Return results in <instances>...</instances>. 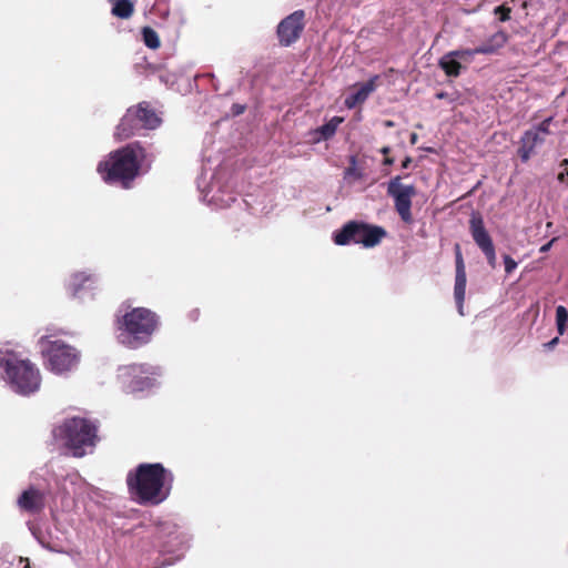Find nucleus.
Returning <instances> with one entry per match:
<instances>
[{"label": "nucleus", "mask_w": 568, "mask_h": 568, "mask_svg": "<svg viewBox=\"0 0 568 568\" xmlns=\"http://www.w3.org/2000/svg\"><path fill=\"white\" fill-rule=\"evenodd\" d=\"M173 475L161 463H143L126 476L129 493L140 505L155 506L164 501L171 490Z\"/></svg>", "instance_id": "obj_1"}, {"label": "nucleus", "mask_w": 568, "mask_h": 568, "mask_svg": "<svg viewBox=\"0 0 568 568\" xmlns=\"http://www.w3.org/2000/svg\"><path fill=\"white\" fill-rule=\"evenodd\" d=\"M148 156L140 142H132L111 152L108 159L98 164L97 171L105 183H119L122 187L129 189Z\"/></svg>", "instance_id": "obj_2"}, {"label": "nucleus", "mask_w": 568, "mask_h": 568, "mask_svg": "<svg viewBox=\"0 0 568 568\" xmlns=\"http://www.w3.org/2000/svg\"><path fill=\"white\" fill-rule=\"evenodd\" d=\"M160 325V317L146 307H135L119 321L121 343L129 348H140L149 344Z\"/></svg>", "instance_id": "obj_3"}, {"label": "nucleus", "mask_w": 568, "mask_h": 568, "mask_svg": "<svg viewBox=\"0 0 568 568\" xmlns=\"http://www.w3.org/2000/svg\"><path fill=\"white\" fill-rule=\"evenodd\" d=\"M0 366L4 369L6 378L16 393L28 396L39 390L41 375L29 359L9 355L1 358Z\"/></svg>", "instance_id": "obj_4"}, {"label": "nucleus", "mask_w": 568, "mask_h": 568, "mask_svg": "<svg viewBox=\"0 0 568 568\" xmlns=\"http://www.w3.org/2000/svg\"><path fill=\"white\" fill-rule=\"evenodd\" d=\"M162 368L149 363H132L120 366L118 382L128 394L148 393L159 387Z\"/></svg>", "instance_id": "obj_5"}, {"label": "nucleus", "mask_w": 568, "mask_h": 568, "mask_svg": "<svg viewBox=\"0 0 568 568\" xmlns=\"http://www.w3.org/2000/svg\"><path fill=\"white\" fill-rule=\"evenodd\" d=\"M387 232L383 226L373 225L358 221H349L333 235L334 243L337 245H348L351 243L362 244L364 247H375L385 237Z\"/></svg>", "instance_id": "obj_6"}, {"label": "nucleus", "mask_w": 568, "mask_h": 568, "mask_svg": "<svg viewBox=\"0 0 568 568\" xmlns=\"http://www.w3.org/2000/svg\"><path fill=\"white\" fill-rule=\"evenodd\" d=\"M41 352L50 371L57 374L70 372L79 365V351L63 341H51L49 336L39 339Z\"/></svg>", "instance_id": "obj_7"}, {"label": "nucleus", "mask_w": 568, "mask_h": 568, "mask_svg": "<svg viewBox=\"0 0 568 568\" xmlns=\"http://www.w3.org/2000/svg\"><path fill=\"white\" fill-rule=\"evenodd\" d=\"M161 118L156 114L149 102L143 101L126 110L116 126L115 136L126 140L134 135L140 129L154 130L161 124Z\"/></svg>", "instance_id": "obj_8"}, {"label": "nucleus", "mask_w": 568, "mask_h": 568, "mask_svg": "<svg viewBox=\"0 0 568 568\" xmlns=\"http://www.w3.org/2000/svg\"><path fill=\"white\" fill-rule=\"evenodd\" d=\"M97 428H54L55 439L63 440L64 446L75 457H82L88 448H92L98 440Z\"/></svg>", "instance_id": "obj_9"}, {"label": "nucleus", "mask_w": 568, "mask_h": 568, "mask_svg": "<svg viewBox=\"0 0 568 568\" xmlns=\"http://www.w3.org/2000/svg\"><path fill=\"white\" fill-rule=\"evenodd\" d=\"M387 194L394 199L395 210L402 221L410 224L413 222L412 199L416 195L414 185H403L400 176L393 178L387 186Z\"/></svg>", "instance_id": "obj_10"}, {"label": "nucleus", "mask_w": 568, "mask_h": 568, "mask_svg": "<svg viewBox=\"0 0 568 568\" xmlns=\"http://www.w3.org/2000/svg\"><path fill=\"white\" fill-rule=\"evenodd\" d=\"M469 232L476 245L484 253L488 265L491 268L497 266L496 250L491 236L485 227L483 216L478 212H473L469 220Z\"/></svg>", "instance_id": "obj_11"}, {"label": "nucleus", "mask_w": 568, "mask_h": 568, "mask_svg": "<svg viewBox=\"0 0 568 568\" xmlns=\"http://www.w3.org/2000/svg\"><path fill=\"white\" fill-rule=\"evenodd\" d=\"M305 27V13L296 10L284 18L277 26V37L282 47H290L296 42Z\"/></svg>", "instance_id": "obj_12"}, {"label": "nucleus", "mask_w": 568, "mask_h": 568, "mask_svg": "<svg viewBox=\"0 0 568 568\" xmlns=\"http://www.w3.org/2000/svg\"><path fill=\"white\" fill-rule=\"evenodd\" d=\"M508 40V36L504 31H498L483 44L474 49H457L452 51V55L458 58L459 61L470 62L476 54H493L503 48Z\"/></svg>", "instance_id": "obj_13"}, {"label": "nucleus", "mask_w": 568, "mask_h": 568, "mask_svg": "<svg viewBox=\"0 0 568 568\" xmlns=\"http://www.w3.org/2000/svg\"><path fill=\"white\" fill-rule=\"evenodd\" d=\"M455 252V266H456V275H455V285H454V297L459 311V314L463 315V307L466 294V283L467 275L464 263V257L462 253L460 245L458 243L454 246Z\"/></svg>", "instance_id": "obj_14"}, {"label": "nucleus", "mask_w": 568, "mask_h": 568, "mask_svg": "<svg viewBox=\"0 0 568 568\" xmlns=\"http://www.w3.org/2000/svg\"><path fill=\"white\" fill-rule=\"evenodd\" d=\"M17 503L21 510L31 515H37L45 507V495L34 486H30L28 489L22 491Z\"/></svg>", "instance_id": "obj_15"}, {"label": "nucleus", "mask_w": 568, "mask_h": 568, "mask_svg": "<svg viewBox=\"0 0 568 568\" xmlns=\"http://www.w3.org/2000/svg\"><path fill=\"white\" fill-rule=\"evenodd\" d=\"M544 141V136L539 135L538 131L531 129L527 130L520 138V146L518 149L520 160L524 163L527 162L534 153L535 148Z\"/></svg>", "instance_id": "obj_16"}, {"label": "nucleus", "mask_w": 568, "mask_h": 568, "mask_svg": "<svg viewBox=\"0 0 568 568\" xmlns=\"http://www.w3.org/2000/svg\"><path fill=\"white\" fill-rule=\"evenodd\" d=\"M378 75L373 77L367 82L361 84L356 92L346 97L344 104L347 109H354L358 104L364 103L369 94L376 89V80Z\"/></svg>", "instance_id": "obj_17"}, {"label": "nucleus", "mask_w": 568, "mask_h": 568, "mask_svg": "<svg viewBox=\"0 0 568 568\" xmlns=\"http://www.w3.org/2000/svg\"><path fill=\"white\" fill-rule=\"evenodd\" d=\"M438 65L447 77L453 78L458 77L463 68L458 58L452 55V51L447 52L439 59Z\"/></svg>", "instance_id": "obj_18"}, {"label": "nucleus", "mask_w": 568, "mask_h": 568, "mask_svg": "<svg viewBox=\"0 0 568 568\" xmlns=\"http://www.w3.org/2000/svg\"><path fill=\"white\" fill-rule=\"evenodd\" d=\"M93 284H95V280L91 275L77 273L72 276L69 290L72 296L77 297L82 290L93 288Z\"/></svg>", "instance_id": "obj_19"}, {"label": "nucleus", "mask_w": 568, "mask_h": 568, "mask_svg": "<svg viewBox=\"0 0 568 568\" xmlns=\"http://www.w3.org/2000/svg\"><path fill=\"white\" fill-rule=\"evenodd\" d=\"M112 3L111 13L120 19H129L134 12V3L131 0H108Z\"/></svg>", "instance_id": "obj_20"}, {"label": "nucleus", "mask_w": 568, "mask_h": 568, "mask_svg": "<svg viewBox=\"0 0 568 568\" xmlns=\"http://www.w3.org/2000/svg\"><path fill=\"white\" fill-rule=\"evenodd\" d=\"M100 420L93 418L90 413L82 412L78 415L68 416L62 426H97Z\"/></svg>", "instance_id": "obj_21"}, {"label": "nucleus", "mask_w": 568, "mask_h": 568, "mask_svg": "<svg viewBox=\"0 0 568 568\" xmlns=\"http://www.w3.org/2000/svg\"><path fill=\"white\" fill-rule=\"evenodd\" d=\"M344 121L341 116H333L328 122L321 125L316 131L323 140H328L336 133L338 125Z\"/></svg>", "instance_id": "obj_22"}, {"label": "nucleus", "mask_w": 568, "mask_h": 568, "mask_svg": "<svg viewBox=\"0 0 568 568\" xmlns=\"http://www.w3.org/2000/svg\"><path fill=\"white\" fill-rule=\"evenodd\" d=\"M141 33L142 40L148 48L156 50L161 47L160 38L151 27H143Z\"/></svg>", "instance_id": "obj_23"}, {"label": "nucleus", "mask_w": 568, "mask_h": 568, "mask_svg": "<svg viewBox=\"0 0 568 568\" xmlns=\"http://www.w3.org/2000/svg\"><path fill=\"white\" fill-rule=\"evenodd\" d=\"M567 323H568V311L562 305L557 306L556 324H557V331H558L559 335H562L565 333Z\"/></svg>", "instance_id": "obj_24"}, {"label": "nucleus", "mask_w": 568, "mask_h": 568, "mask_svg": "<svg viewBox=\"0 0 568 568\" xmlns=\"http://www.w3.org/2000/svg\"><path fill=\"white\" fill-rule=\"evenodd\" d=\"M494 13L498 17L499 21L505 22L510 19L511 9L501 4L495 8Z\"/></svg>", "instance_id": "obj_25"}, {"label": "nucleus", "mask_w": 568, "mask_h": 568, "mask_svg": "<svg viewBox=\"0 0 568 568\" xmlns=\"http://www.w3.org/2000/svg\"><path fill=\"white\" fill-rule=\"evenodd\" d=\"M551 122H552V118L549 116V118L545 119L541 123H539L537 126L532 128L531 130L538 131L539 135H542L545 138L546 135H548L550 133L549 126H550Z\"/></svg>", "instance_id": "obj_26"}, {"label": "nucleus", "mask_w": 568, "mask_h": 568, "mask_svg": "<svg viewBox=\"0 0 568 568\" xmlns=\"http://www.w3.org/2000/svg\"><path fill=\"white\" fill-rule=\"evenodd\" d=\"M505 272L513 273L517 267V262L509 255H504Z\"/></svg>", "instance_id": "obj_27"}, {"label": "nucleus", "mask_w": 568, "mask_h": 568, "mask_svg": "<svg viewBox=\"0 0 568 568\" xmlns=\"http://www.w3.org/2000/svg\"><path fill=\"white\" fill-rule=\"evenodd\" d=\"M560 165L565 168V171L560 172L557 179L559 182H565L566 176H568V159L562 160Z\"/></svg>", "instance_id": "obj_28"}, {"label": "nucleus", "mask_w": 568, "mask_h": 568, "mask_svg": "<svg viewBox=\"0 0 568 568\" xmlns=\"http://www.w3.org/2000/svg\"><path fill=\"white\" fill-rule=\"evenodd\" d=\"M559 343V337H555L548 343L544 344V348L547 351H551Z\"/></svg>", "instance_id": "obj_29"}, {"label": "nucleus", "mask_w": 568, "mask_h": 568, "mask_svg": "<svg viewBox=\"0 0 568 568\" xmlns=\"http://www.w3.org/2000/svg\"><path fill=\"white\" fill-rule=\"evenodd\" d=\"M557 239L554 237L552 240H550L548 243L544 244L540 248H539V252L540 253H546L550 250V247L552 246L554 242L556 241Z\"/></svg>", "instance_id": "obj_30"}, {"label": "nucleus", "mask_w": 568, "mask_h": 568, "mask_svg": "<svg viewBox=\"0 0 568 568\" xmlns=\"http://www.w3.org/2000/svg\"><path fill=\"white\" fill-rule=\"evenodd\" d=\"M412 163V159L409 156L405 158L404 161L402 162V168L403 169H407L409 166V164Z\"/></svg>", "instance_id": "obj_31"}, {"label": "nucleus", "mask_w": 568, "mask_h": 568, "mask_svg": "<svg viewBox=\"0 0 568 568\" xmlns=\"http://www.w3.org/2000/svg\"><path fill=\"white\" fill-rule=\"evenodd\" d=\"M234 109H235V112H234L235 114H241V113H243V112H244L245 106H244V105H237V104H235V105H234Z\"/></svg>", "instance_id": "obj_32"}, {"label": "nucleus", "mask_w": 568, "mask_h": 568, "mask_svg": "<svg viewBox=\"0 0 568 568\" xmlns=\"http://www.w3.org/2000/svg\"><path fill=\"white\" fill-rule=\"evenodd\" d=\"M394 163V159L389 158L388 155L385 156L383 164L385 165H392Z\"/></svg>", "instance_id": "obj_33"}, {"label": "nucleus", "mask_w": 568, "mask_h": 568, "mask_svg": "<svg viewBox=\"0 0 568 568\" xmlns=\"http://www.w3.org/2000/svg\"><path fill=\"white\" fill-rule=\"evenodd\" d=\"M355 173H356V169H355V166H354V165H353V166H351V168H348V169H346V171H345V174H346V175H353V174H355Z\"/></svg>", "instance_id": "obj_34"}, {"label": "nucleus", "mask_w": 568, "mask_h": 568, "mask_svg": "<svg viewBox=\"0 0 568 568\" xmlns=\"http://www.w3.org/2000/svg\"><path fill=\"white\" fill-rule=\"evenodd\" d=\"M381 152L386 156V155H388V154H389V152H390V148H389V146H383V148L381 149Z\"/></svg>", "instance_id": "obj_35"}, {"label": "nucleus", "mask_w": 568, "mask_h": 568, "mask_svg": "<svg viewBox=\"0 0 568 568\" xmlns=\"http://www.w3.org/2000/svg\"><path fill=\"white\" fill-rule=\"evenodd\" d=\"M445 95H446V93H444V92H439V93H437V94H436V98H437V99H444V98H445Z\"/></svg>", "instance_id": "obj_36"}, {"label": "nucleus", "mask_w": 568, "mask_h": 568, "mask_svg": "<svg viewBox=\"0 0 568 568\" xmlns=\"http://www.w3.org/2000/svg\"><path fill=\"white\" fill-rule=\"evenodd\" d=\"M24 568H30L29 561H27V565H26Z\"/></svg>", "instance_id": "obj_37"}]
</instances>
